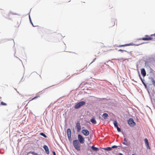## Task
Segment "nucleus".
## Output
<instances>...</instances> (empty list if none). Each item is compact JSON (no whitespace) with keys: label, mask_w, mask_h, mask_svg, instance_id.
<instances>
[{"label":"nucleus","mask_w":155,"mask_h":155,"mask_svg":"<svg viewBox=\"0 0 155 155\" xmlns=\"http://www.w3.org/2000/svg\"><path fill=\"white\" fill-rule=\"evenodd\" d=\"M11 14L10 13H8L6 14V15L5 16V18L6 19L11 20L12 19V17H11Z\"/></svg>","instance_id":"nucleus-11"},{"label":"nucleus","mask_w":155,"mask_h":155,"mask_svg":"<svg viewBox=\"0 0 155 155\" xmlns=\"http://www.w3.org/2000/svg\"><path fill=\"white\" fill-rule=\"evenodd\" d=\"M141 73L143 76L144 77L146 75V72L144 68H142L141 69Z\"/></svg>","instance_id":"nucleus-12"},{"label":"nucleus","mask_w":155,"mask_h":155,"mask_svg":"<svg viewBox=\"0 0 155 155\" xmlns=\"http://www.w3.org/2000/svg\"><path fill=\"white\" fill-rule=\"evenodd\" d=\"M1 98H2V97H0V99H1Z\"/></svg>","instance_id":"nucleus-35"},{"label":"nucleus","mask_w":155,"mask_h":155,"mask_svg":"<svg viewBox=\"0 0 155 155\" xmlns=\"http://www.w3.org/2000/svg\"><path fill=\"white\" fill-rule=\"evenodd\" d=\"M108 115L107 113H104L102 115V117H104V119H106L107 118V117H108Z\"/></svg>","instance_id":"nucleus-13"},{"label":"nucleus","mask_w":155,"mask_h":155,"mask_svg":"<svg viewBox=\"0 0 155 155\" xmlns=\"http://www.w3.org/2000/svg\"><path fill=\"white\" fill-rule=\"evenodd\" d=\"M129 124L131 127L134 126L135 125V123L134 122L133 119L132 118H130L128 122Z\"/></svg>","instance_id":"nucleus-5"},{"label":"nucleus","mask_w":155,"mask_h":155,"mask_svg":"<svg viewBox=\"0 0 155 155\" xmlns=\"http://www.w3.org/2000/svg\"><path fill=\"white\" fill-rule=\"evenodd\" d=\"M85 104V102L84 101L80 102L75 105L74 106V108L76 109L79 108Z\"/></svg>","instance_id":"nucleus-3"},{"label":"nucleus","mask_w":155,"mask_h":155,"mask_svg":"<svg viewBox=\"0 0 155 155\" xmlns=\"http://www.w3.org/2000/svg\"><path fill=\"white\" fill-rule=\"evenodd\" d=\"M150 79L152 82V84H153V86L155 87V81L154 79L153 78H150Z\"/></svg>","instance_id":"nucleus-16"},{"label":"nucleus","mask_w":155,"mask_h":155,"mask_svg":"<svg viewBox=\"0 0 155 155\" xmlns=\"http://www.w3.org/2000/svg\"><path fill=\"white\" fill-rule=\"evenodd\" d=\"M145 143L146 146L147 148L149 149H150V147L149 145V143L148 141V140L146 138L144 139Z\"/></svg>","instance_id":"nucleus-9"},{"label":"nucleus","mask_w":155,"mask_h":155,"mask_svg":"<svg viewBox=\"0 0 155 155\" xmlns=\"http://www.w3.org/2000/svg\"><path fill=\"white\" fill-rule=\"evenodd\" d=\"M124 141H127V139H126V138H124Z\"/></svg>","instance_id":"nucleus-29"},{"label":"nucleus","mask_w":155,"mask_h":155,"mask_svg":"<svg viewBox=\"0 0 155 155\" xmlns=\"http://www.w3.org/2000/svg\"><path fill=\"white\" fill-rule=\"evenodd\" d=\"M117 146H116V145H114V146H112V147H111V148H117Z\"/></svg>","instance_id":"nucleus-25"},{"label":"nucleus","mask_w":155,"mask_h":155,"mask_svg":"<svg viewBox=\"0 0 155 155\" xmlns=\"http://www.w3.org/2000/svg\"><path fill=\"white\" fill-rule=\"evenodd\" d=\"M143 83V84H144V85H145V84H144V83Z\"/></svg>","instance_id":"nucleus-36"},{"label":"nucleus","mask_w":155,"mask_h":155,"mask_svg":"<svg viewBox=\"0 0 155 155\" xmlns=\"http://www.w3.org/2000/svg\"><path fill=\"white\" fill-rule=\"evenodd\" d=\"M155 36V33L153 34H152V35H150V36L151 37V36Z\"/></svg>","instance_id":"nucleus-28"},{"label":"nucleus","mask_w":155,"mask_h":155,"mask_svg":"<svg viewBox=\"0 0 155 155\" xmlns=\"http://www.w3.org/2000/svg\"><path fill=\"white\" fill-rule=\"evenodd\" d=\"M76 127L77 129V131L79 132L81 130V127L80 125V124L79 122H77L76 124Z\"/></svg>","instance_id":"nucleus-6"},{"label":"nucleus","mask_w":155,"mask_h":155,"mask_svg":"<svg viewBox=\"0 0 155 155\" xmlns=\"http://www.w3.org/2000/svg\"><path fill=\"white\" fill-rule=\"evenodd\" d=\"M91 121L94 124H96V121L94 118H92L91 120Z\"/></svg>","instance_id":"nucleus-17"},{"label":"nucleus","mask_w":155,"mask_h":155,"mask_svg":"<svg viewBox=\"0 0 155 155\" xmlns=\"http://www.w3.org/2000/svg\"><path fill=\"white\" fill-rule=\"evenodd\" d=\"M105 150L108 151H110L111 150V147H108L104 148Z\"/></svg>","instance_id":"nucleus-18"},{"label":"nucleus","mask_w":155,"mask_h":155,"mask_svg":"<svg viewBox=\"0 0 155 155\" xmlns=\"http://www.w3.org/2000/svg\"><path fill=\"white\" fill-rule=\"evenodd\" d=\"M141 39H152V38L149 37L148 35H146V37L144 38H142Z\"/></svg>","instance_id":"nucleus-19"},{"label":"nucleus","mask_w":155,"mask_h":155,"mask_svg":"<svg viewBox=\"0 0 155 155\" xmlns=\"http://www.w3.org/2000/svg\"><path fill=\"white\" fill-rule=\"evenodd\" d=\"M123 143L124 144V145H126V143H125V142H123Z\"/></svg>","instance_id":"nucleus-31"},{"label":"nucleus","mask_w":155,"mask_h":155,"mask_svg":"<svg viewBox=\"0 0 155 155\" xmlns=\"http://www.w3.org/2000/svg\"><path fill=\"white\" fill-rule=\"evenodd\" d=\"M82 132L84 135L86 136H88L89 134V132L87 130H82Z\"/></svg>","instance_id":"nucleus-7"},{"label":"nucleus","mask_w":155,"mask_h":155,"mask_svg":"<svg viewBox=\"0 0 155 155\" xmlns=\"http://www.w3.org/2000/svg\"><path fill=\"white\" fill-rule=\"evenodd\" d=\"M52 152H53V155H56V153H55V152L54 151H53Z\"/></svg>","instance_id":"nucleus-27"},{"label":"nucleus","mask_w":155,"mask_h":155,"mask_svg":"<svg viewBox=\"0 0 155 155\" xmlns=\"http://www.w3.org/2000/svg\"><path fill=\"white\" fill-rule=\"evenodd\" d=\"M143 40H150V39H142Z\"/></svg>","instance_id":"nucleus-33"},{"label":"nucleus","mask_w":155,"mask_h":155,"mask_svg":"<svg viewBox=\"0 0 155 155\" xmlns=\"http://www.w3.org/2000/svg\"><path fill=\"white\" fill-rule=\"evenodd\" d=\"M114 126L115 127H118V126L117 125V122L116 121H115L114 122Z\"/></svg>","instance_id":"nucleus-20"},{"label":"nucleus","mask_w":155,"mask_h":155,"mask_svg":"<svg viewBox=\"0 0 155 155\" xmlns=\"http://www.w3.org/2000/svg\"><path fill=\"white\" fill-rule=\"evenodd\" d=\"M124 51V50H121V49H119V50H118V51H121L122 52H123Z\"/></svg>","instance_id":"nucleus-26"},{"label":"nucleus","mask_w":155,"mask_h":155,"mask_svg":"<svg viewBox=\"0 0 155 155\" xmlns=\"http://www.w3.org/2000/svg\"><path fill=\"white\" fill-rule=\"evenodd\" d=\"M119 155H123V154L121 153H119Z\"/></svg>","instance_id":"nucleus-32"},{"label":"nucleus","mask_w":155,"mask_h":155,"mask_svg":"<svg viewBox=\"0 0 155 155\" xmlns=\"http://www.w3.org/2000/svg\"><path fill=\"white\" fill-rule=\"evenodd\" d=\"M91 148L94 151H97L98 150V148H97L96 147H95L94 146H92L91 147Z\"/></svg>","instance_id":"nucleus-15"},{"label":"nucleus","mask_w":155,"mask_h":155,"mask_svg":"<svg viewBox=\"0 0 155 155\" xmlns=\"http://www.w3.org/2000/svg\"><path fill=\"white\" fill-rule=\"evenodd\" d=\"M78 141L81 143L83 144L84 141V138L80 134H78Z\"/></svg>","instance_id":"nucleus-4"},{"label":"nucleus","mask_w":155,"mask_h":155,"mask_svg":"<svg viewBox=\"0 0 155 155\" xmlns=\"http://www.w3.org/2000/svg\"><path fill=\"white\" fill-rule=\"evenodd\" d=\"M40 134L41 135L43 136V137H44L45 138L47 137V136L43 133H40Z\"/></svg>","instance_id":"nucleus-21"},{"label":"nucleus","mask_w":155,"mask_h":155,"mask_svg":"<svg viewBox=\"0 0 155 155\" xmlns=\"http://www.w3.org/2000/svg\"><path fill=\"white\" fill-rule=\"evenodd\" d=\"M67 134L68 137L69 139L71 138V130L70 129H68L67 130Z\"/></svg>","instance_id":"nucleus-8"},{"label":"nucleus","mask_w":155,"mask_h":155,"mask_svg":"<svg viewBox=\"0 0 155 155\" xmlns=\"http://www.w3.org/2000/svg\"><path fill=\"white\" fill-rule=\"evenodd\" d=\"M132 155H135L134 154H132Z\"/></svg>","instance_id":"nucleus-34"},{"label":"nucleus","mask_w":155,"mask_h":155,"mask_svg":"<svg viewBox=\"0 0 155 155\" xmlns=\"http://www.w3.org/2000/svg\"><path fill=\"white\" fill-rule=\"evenodd\" d=\"M1 104L2 105H4V106H6L7 105V104L6 103L4 102H1Z\"/></svg>","instance_id":"nucleus-22"},{"label":"nucleus","mask_w":155,"mask_h":155,"mask_svg":"<svg viewBox=\"0 0 155 155\" xmlns=\"http://www.w3.org/2000/svg\"><path fill=\"white\" fill-rule=\"evenodd\" d=\"M90 140L89 138H88V140Z\"/></svg>","instance_id":"nucleus-38"},{"label":"nucleus","mask_w":155,"mask_h":155,"mask_svg":"<svg viewBox=\"0 0 155 155\" xmlns=\"http://www.w3.org/2000/svg\"><path fill=\"white\" fill-rule=\"evenodd\" d=\"M115 25V21L113 20L110 23V25L111 26H113Z\"/></svg>","instance_id":"nucleus-14"},{"label":"nucleus","mask_w":155,"mask_h":155,"mask_svg":"<svg viewBox=\"0 0 155 155\" xmlns=\"http://www.w3.org/2000/svg\"><path fill=\"white\" fill-rule=\"evenodd\" d=\"M73 145L76 150L78 151L81 150L80 144L78 140H74L73 142Z\"/></svg>","instance_id":"nucleus-2"},{"label":"nucleus","mask_w":155,"mask_h":155,"mask_svg":"<svg viewBox=\"0 0 155 155\" xmlns=\"http://www.w3.org/2000/svg\"><path fill=\"white\" fill-rule=\"evenodd\" d=\"M38 97V96H37V97H34L31 100H30V101H29V102L30 101H32V100H34V99H35L36 98H37V97Z\"/></svg>","instance_id":"nucleus-24"},{"label":"nucleus","mask_w":155,"mask_h":155,"mask_svg":"<svg viewBox=\"0 0 155 155\" xmlns=\"http://www.w3.org/2000/svg\"><path fill=\"white\" fill-rule=\"evenodd\" d=\"M116 128H117V131L118 132H120L121 131L119 127H117Z\"/></svg>","instance_id":"nucleus-23"},{"label":"nucleus","mask_w":155,"mask_h":155,"mask_svg":"<svg viewBox=\"0 0 155 155\" xmlns=\"http://www.w3.org/2000/svg\"><path fill=\"white\" fill-rule=\"evenodd\" d=\"M30 20H31L30 18ZM30 21H31V23L32 24V25H33V26H34V25H33V24H32V22H31V20H30Z\"/></svg>","instance_id":"nucleus-30"},{"label":"nucleus","mask_w":155,"mask_h":155,"mask_svg":"<svg viewBox=\"0 0 155 155\" xmlns=\"http://www.w3.org/2000/svg\"><path fill=\"white\" fill-rule=\"evenodd\" d=\"M141 78V80H142V79L141 78Z\"/></svg>","instance_id":"nucleus-37"},{"label":"nucleus","mask_w":155,"mask_h":155,"mask_svg":"<svg viewBox=\"0 0 155 155\" xmlns=\"http://www.w3.org/2000/svg\"><path fill=\"white\" fill-rule=\"evenodd\" d=\"M43 148L45 150L47 154H48L49 153V149L48 147L46 145H44L43 146Z\"/></svg>","instance_id":"nucleus-10"},{"label":"nucleus","mask_w":155,"mask_h":155,"mask_svg":"<svg viewBox=\"0 0 155 155\" xmlns=\"http://www.w3.org/2000/svg\"><path fill=\"white\" fill-rule=\"evenodd\" d=\"M138 40H137L135 41H133L131 42H130L129 43L126 44L124 45H119L118 46H117V47H125L127 46H129L130 45H138L140 44H141V43H140L139 42H138Z\"/></svg>","instance_id":"nucleus-1"}]
</instances>
